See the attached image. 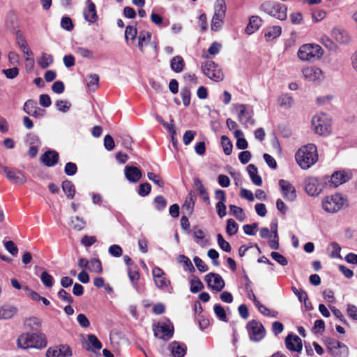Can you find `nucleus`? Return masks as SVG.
<instances>
[{"label": "nucleus", "mask_w": 357, "mask_h": 357, "mask_svg": "<svg viewBox=\"0 0 357 357\" xmlns=\"http://www.w3.org/2000/svg\"><path fill=\"white\" fill-rule=\"evenodd\" d=\"M296 160L303 169H309L318 160L317 147L313 144L301 146L296 153Z\"/></svg>", "instance_id": "nucleus-1"}, {"label": "nucleus", "mask_w": 357, "mask_h": 357, "mask_svg": "<svg viewBox=\"0 0 357 357\" xmlns=\"http://www.w3.org/2000/svg\"><path fill=\"white\" fill-rule=\"evenodd\" d=\"M46 336L43 333H23L17 340L18 347L26 349L29 348L43 349L47 346Z\"/></svg>", "instance_id": "nucleus-2"}, {"label": "nucleus", "mask_w": 357, "mask_h": 357, "mask_svg": "<svg viewBox=\"0 0 357 357\" xmlns=\"http://www.w3.org/2000/svg\"><path fill=\"white\" fill-rule=\"evenodd\" d=\"M260 10L279 20L284 21L287 18V6L275 1L268 0L259 6Z\"/></svg>", "instance_id": "nucleus-3"}, {"label": "nucleus", "mask_w": 357, "mask_h": 357, "mask_svg": "<svg viewBox=\"0 0 357 357\" xmlns=\"http://www.w3.org/2000/svg\"><path fill=\"white\" fill-rule=\"evenodd\" d=\"M324 54L322 47L317 44H304L301 45L297 52V56L303 61H314L319 59Z\"/></svg>", "instance_id": "nucleus-4"}, {"label": "nucleus", "mask_w": 357, "mask_h": 357, "mask_svg": "<svg viewBox=\"0 0 357 357\" xmlns=\"http://www.w3.org/2000/svg\"><path fill=\"white\" fill-rule=\"evenodd\" d=\"M328 176L323 177L310 176L304 181V189L305 192L311 197H317L328 184Z\"/></svg>", "instance_id": "nucleus-5"}, {"label": "nucleus", "mask_w": 357, "mask_h": 357, "mask_svg": "<svg viewBox=\"0 0 357 357\" xmlns=\"http://www.w3.org/2000/svg\"><path fill=\"white\" fill-rule=\"evenodd\" d=\"M322 208L327 213H335L347 206V199L340 193L325 197L322 199Z\"/></svg>", "instance_id": "nucleus-6"}, {"label": "nucleus", "mask_w": 357, "mask_h": 357, "mask_svg": "<svg viewBox=\"0 0 357 357\" xmlns=\"http://www.w3.org/2000/svg\"><path fill=\"white\" fill-rule=\"evenodd\" d=\"M238 113V121L245 127L252 126L255 124L253 118L254 112L252 107L245 104H236L234 105Z\"/></svg>", "instance_id": "nucleus-7"}, {"label": "nucleus", "mask_w": 357, "mask_h": 357, "mask_svg": "<svg viewBox=\"0 0 357 357\" xmlns=\"http://www.w3.org/2000/svg\"><path fill=\"white\" fill-rule=\"evenodd\" d=\"M312 126L319 135H328L331 132V121L326 114H318L313 116Z\"/></svg>", "instance_id": "nucleus-8"}, {"label": "nucleus", "mask_w": 357, "mask_h": 357, "mask_svg": "<svg viewBox=\"0 0 357 357\" xmlns=\"http://www.w3.org/2000/svg\"><path fill=\"white\" fill-rule=\"evenodd\" d=\"M153 331L156 337L167 340L174 335V325L169 319H165L158 324H154Z\"/></svg>", "instance_id": "nucleus-9"}, {"label": "nucleus", "mask_w": 357, "mask_h": 357, "mask_svg": "<svg viewBox=\"0 0 357 357\" xmlns=\"http://www.w3.org/2000/svg\"><path fill=\"white\" fill-rule=\"evenodd\" d=\"M202 73L210 79L220 82L224 79V73L220 67L213 61H206L202 64Z\"/></svg>", "instance_id": "nucleus-10"}, {"label": "nucleus", "mask_w": 357, "mask_h": 357, "mask_svg": "<svg viewBox=\"0 0 357 357\" xmlns=\"http://www.w3.org/2000/svg\"><path fill=\"white\" fill-rule=\"evenodd\" d=\"M246 328L250 340L252 342H259L265 336V328L263 324L259 321H250L246 325Z\"/></svg>", "instance_id": "nucleus-11"}, {"label": "nucleus", "mask_w": 357, "mask_h": 357, "mask_svg": "<svg viewBox=\"0 0 357 357\" xmlns=\"http://www.w3.org/2000/svg\"><path fill=\"white\" fill-rule=\"evenodd\" d=\"M326 346L328 353L333 357H347L349 355L347 346L335 340H327Z\"/></svg>", "instance_id": "nucleus-12"}, {"label": "nucleus", "mask_w": 357, "mask_h": 357, "mask_svg": "<svg viewBox=\"0 0 357 357\" xmlns=\"http://www.w3.org/2000/svg\"><path fill=\"white\" fill-rule=\"evenodd\" d=\"M205 281L209 288L216 291H220L225 286L222 276L218 273H209L205 275Z\"/></svg>", "instance_id": "nucleus-13"}, {"label": "nucleus", "mask_w": 357, "mask_h": 357, "mask_svg": "<svg viewBox=\"0 0 357 357\" xmlns=\"http://www.w3.org/2000/svg\"><path fill=\"white\" fill-rule=\"evenodd\" d=\"M279 186L283 197L289 201L294 202L296 200L297 195L295 187L288 181L280 179L279 181Z\"/></svg>", "instance_id": "nucleus-14"}, {"label": "nucleus", "mask_w": 357, "mask_h": 357, "mask_svg": "<svg viewBox=\"0 0 357 357\" xmlns=\"http://www.w3.org/2000/svg\"><path fill=\"white\" fill-rule=\"evenodd\" d=\"M350 179L349 174L345 171H337L334 172L331 177L328 176V183L330 187L336 188Z\"/></svg>", "instance_id": "nucleus-15"}, {"label": "nucleus", "mask_w": 357, "mask_h": 357, "mask_svg": "<svg viewBox=\"0 0 357 357\" xmlns=\"http://www.w3.org/2000/svg\"><path fill=\"white\" fill-rule=\"evenodd\" d=\"M3 171L7 178L13 183L23 184L26 182L25 175L20 170H10L7 167H3Z\"/></svg>", "instance_id": "nucleus-16"}, {"label": "nucleus", "mask_w": 357, "mask_h": 357, "mask_svg": "<svg viewBox=\"0 0 357 357\" xmlns=\"http://www.w3.org/2000/svg\"><path fill=\"white\" fill-rule=\"evenodd\" d=\"M23 110L29 115L38 118L45 114V110L37 107L36 102L31 99L24 102Z\"/></svg>", "instance_id": "nucleus-17"}, {"label": "nucleus", "mask_w": 357, "mask_h": 357, "mask_svg": "<svg viewBox=\"0 0 357 357\" xmlns=\"http://www.w3.org/2000/svg\"><path fill=\"white\" fill-rule=\"evenodd\" d=\"M286 347L292 351L301 352L303 349L302 340L296 335L289 334L285 339Z\"/></svg>", "instance_id": "nucleus-18"}, {"label": "nucleus", "mask_w": 357, "mask_h": 357, "mask_svg": "<svg viewBox=\"0 0 357 357\" xmlns=\"http://www.w3.org/2000/svg\"><path fill=\"white\" fill-rule=\"evenodd\" d=\"M305 79L310 82L319 80L323 77L322 70L314 66L305 68L302 70Z\"/></svg>", "instance_id": "nucleus-19"}, {"label": "nucleus", "mask_w": 357, "mask_h": 357, "mask_svg": "<svg viewBox=\"0 0 357 357\" xmlns=\"http://www.w3.org/2000/svg\"><path fill=\"white\" fill-rule=\"evenodd\" d=\"M124 174L130 183H137L142 176V171L138 167L129 165L125 167Z\"/></svg>", "instance_id": "nucleus-20"}, {"label": "nucleus", "mask_w": 357, "mask_h": 357, "mask_svg": "<svg viewBox=\"0 0 357 357\" xmlns=\"http://www.w3.org/2000/svg\"><path fill=\"white\" fill-rule=\"evenodd\" d=\"M59 153L54 150L45 151L40 157L41 162L47 167H53L59 161Z\"/></svg>", "instance_id": "nucleus-21"}, {"label": "nucleus", "mask_w": 357, "mask_h": 357, "mask_svg": "<svg viewBox=\"0 0 357 357\" xmlns=\"http://www.w3.org/2000/svg\"><path fill=\"white\" fill-rule=\"evenodd\" d=\"M168 349L174 357H184L186 354L187 347L185 344L174 341L169 344Z\"/></svg>", "instance_id": "nucleus-22"}, {"label": "nucleus", "mask_w": 357, "mask_h": 357, "mask_svg": "<svg viewBox=\"0 0 357 357\" xmlns=\"http://www.w3.org/2000/svg\"><path fill=\"white\" fill-rule=\"evenodd\" d=\"M71 352L68 347H50L46 351L47 357H66L70 356Z\"/></svg>", "instance_id": "nucleus-23"}, {"label": "nucleus", "mask_w": 357, "mask_h": 357, "mask_svg": "<svg viewBox=\"0 0 357 357\" xmlns=\"http://www.w3.org/2000/svg\"><path fill=\"white\" fill-rule=\"evenodd\" d=\"M195 201H196L195 193L192 190H191L188 193V195L185 200V202L182 206V209H183V212L188 215H192L193 213V211H194Z\"/></svg>", "instance_id": "nucleus-24"}, {"label": "nucleus", "mask_w": 357, "mask_h": 357, "mask_svg": "<svg viewBox=\"0 0 357 357\" xmlns=\"http://www.w3.org/2000/svg\"><path fill=\"white\" fill-rule=\"evenodd\" d=\"M153 281L155 286L160 290L169 294L173 293V287L171 285V282L165 275L155 278Z\"/></svg>", "instance_id": "nucleus-25"}, {"label": "nucleus", "mask_w": 357, "mask_h": 357, "mask_svg": "<svg viewBox=\"0 0 357 357\" xmlns=\"http://www.w3.org/2000/svg\"><path fill=\"white\" fill-rule=\"evenodd\" d=\"M261 25V19L260 17L253 15L250 17L249 23L245 28L246 33L250 35L257 31Z\"/></svg>", "instance_id": "nucleus-26"}, {"label": "nucleus", "mask_w": 357, "mask_h": 357, "mask_svg": "<svg viewBox=\"0 0 357 357\" xmlns=\"http://www.w3.org/2000/svg\"><path fill=\"white\" fill-rule=\"evenodd\" d=\"M247 171L252 182L257 186H261L262 185V179L258 174V170L255 165L250 164L247 167Z\"/></svg>", "instance_id": "nucleus-27"}, {"label": "nucleus", "mask_w": 357, "mask_h": 357, "mask_svg": "<svg viewBox=\"0 0 357 357\" xmlns=\"http://www.w3.org/2000/svg\"><path fill=\"white\" fill-rule=\"evenodd\" d=\"M194 184L197 188V192L203 200L207 204H210V199L208 192L199 178H194Z\"/></svg>", "instance_id": "nucleus-28"}, {"label": "nucleus", "mask_w": 357, "mask_h": 357, "mask_svg": "<svg viewBox=\"0 0 357 357\" xmlns=\"http://www.w3.org/2000/svg\"><path fill=\"white\" fill-rule=\"evenodd\" d=\"M185 63L182 56L178 55L174 56L170 61L171 69L176 73H181L184 68Z\"/></svg>", "instance_id": "nucleus-29"}, {"label": "nucleus", "mask_w": 357, "mask_h": 357, "mask_svg": "<svg viewBox=\"0 0 357 357\" xmlns=\"http://www.w3.org/2000/svg\"><path fill=\"white\" fill-rule=\"evenodd\" d=\"M282 33V27L280 26H273L267 29L264 33L266 41H271L278 38Z\"/></svg>", "instance_id": "nucleus-30"}, {"label": "nucleus", "mask_w": 357, "mask_h": 357, "mask_svg": "<svg viewBox=\"0 0 357 357\" xmlns=\"http://www.w3.org/2000/svg\"><path fill=\"white\" fill-rule=\"evenodd\" d=\"M137 35L136 26L128 25L125 30V39L128 45L133 43Z\"/></svg>", "instance_id": "nucleus-31"}, {"label": "nucleus", "mask_w": 357, "mask_h": 357, "mask_svg": "<svg viewBox=\"0 0 357 357\" xmlns=\"http://www.w3.org/2000/svg\"><path fill=\"white\" fill-rule=\"evenodd\" d=\"M151 38V33L149 31H141L138 35V47L141 52L144 51V46L147 45Z\"/></svg>", "instance_id": "nucleus-32"}, {"label": "nucleus", "mask_w": 357, "mask_h": 357, "mask_svg": "<svg viewBox=\"0 0 357 357\" xmlns=\"http://www.w3.org/2000/svg\"><path fill=\"white\" fill-rule=\"evenodd\" d=\"M62 190L68 198L73 199L75 194V187L73 182L69 180H65L62 182Z\"/></svg>", "instance_id": "nucleus-33"}, {"label": "nucleus", "mask_w": 357, "mask_h": 357, "mask_svg": "<svg viewBox=\"0 0 357 357\" xmlns=\"http://www.w3.org/2000/svg\"><path fill=\"white\" fill-rule=\"evenodd\" d=\"M193 238L196 243L202 247H204L207 244V241L205 239L204 231L197 227H194Z\"/></svg>", "instance_id": "nucleus-34"}, {"label": "nucleus", "mask_w": 357, "mask_h": 357, "mask_svg": "<svg viewBox=\"0 0 357 357\" xmlns=\"http://www.w3.org/2000/svg\"><path fill=\"white\" fill-rule=\"evenodd\" d=\"M278 103L281 107L289 109L294 104V98L290 94L284 93L279 97Z\"/></svg>", "instance_id": "nucleus-35"}, {"label": "nucleus", "mask_w": 357, "mask_h": 357, "mask_svg": "<svg viewBox=\"0 0 357 357\" xmlns=\"http://www.w3.org/2000/svg\"><path fill=\"white\" fill-rule=\"evenodd\" d=\"M227 6L225 0H216L214 3L213 15L225 17Z\"/></svg>", "instance_id": "nucleus-36"}, {"label": "nucleus", "mask_w": 357, "mask_h": 357, "mask_svg": "<svg viewBox=\"0 0 357 357\" xmlns=\"http://www.w3.org/2000/svg\"><path fill=\"white\" fill-rule=\"evenodd\" d=\"M128 277L130 281L137 291L141 292V289L138 283V280L139 279V273L137 271H131L130 268L128 269Z\"/></svg>", "instance_id": "nucleus-37"}, {"label": "nucleus", "mask_w": 357, "mask_h": 357, "mask_svg": "<svg viewBox=\"0 0 357 357\" xmlns=\"http://www.w3.org/2000/svg\"><path fill=\"white\" fill-rule=\"evenodd\" d=\"M333 37L340 43L347 44L350 41V36L344 31L335 30L333 31Z\"/></svg>", "instance_id": "nucleus-38"}, {"label": "nucleus", "mask_w": 357, "mask_h": 357, "mask_svg": "<svg viewBox=\"0 0 357 357\" xmlns=\"http://www.w3.org/2000/svg\"><path fill=\"white\" fill-rule=\"evenodd\" d=\"M102 344L98 337L91 334V351L96 354L97 356H100V350L102 349Z\"/></svg>", "instance_id": "nucleus-39"}, {"label": "nucleus", "mask_w": 357, "mask_h": 357, "mask_svg": "<svg viewBox=\"0 0 357 357\" xmlns=\"http://www.w3.org/2000/svg\"><path fill=\"white\" fill-rule=\"evenodd\" d=\"M225 17H222V16L220 17V16L213 15L212 17V19H211V29L213 31H219L221 29V27L224 23Z\"/></svg>", "instance_id": "nucleus-40"}, {"label": "nucleus", "mask_w": 357, "mask_h": 357, "mask_svg": "<svg viewBox=\"0 0 357 357\" xmlns=\"http://www.w3.org/2000/svg\"><path fill=\"white\" fill-rule=\"evenodd\" d=\"M178 259L179 262L183 264L185 271L190 273H194L195 271V268L192 261L188 257L181 255H179Z\"/></svg>", "instance_id": "nucleus-41"}, {"label": "nucleus", "mask_w": 357, "mask_h": 357, "mask_svg": "<svg viewBox=\"0 0 357 357\" xmlns=\"http://www.w3.org/2000/svg\"><path fill=\"white\" fill-rule=\"evenodd\" d=\"M204 288L202 281L196 276H193L190 280V291L192 294L197 293Z\"/></svg>", "instance_id": "nucleus-42"}, {"label": "nucleus", "mask_w": 357, "mask_h": 357, "mask_svg": "<svg viewBox=\"0 0 357 357\" xmlns=\"http://www.w3.org/2000/svg\"><path fill=\"white\" fill-rule=\"evenodd\" d=\"M221 144L225 155H229L231 153L233 145L230 139L225 135L221 137Z\"/></svg>", "instance_id": "nucleus-43"}, {"label": "nucleus", "mask_w": 357, "mask_h": 357, "mask_svg": "<svg viewBox=\"0 0 357 357\" xmlns=\"http://www.w3.org/2000/svg\"><path fill=\"white\" fill-rule=\"evenodd\" d=\"M238 224L233 219H229L227 222L226 232L229 236H234L238 232Z\"/></svg>", "instance_id": "nucleus-44"}, {"label": "nucleus", "mask_w": 357, "mask_h": 357, "mask_svg": "<svg viewBox=\"0 0 357 357\" xmlns=\"http://www.w3.org/2000/svg\"><path fill=\"white\" fill-rule=\"evenodd\" d=\"M40 280L43 284L47 288H51L54 284V278L53 277L48 273L46 271L42 272L40 275Z\"/></svg>", "instance_id": "nucleus-45"}, {"label": "nucleus", "mask_w": 357, "mask_h": 357, "mask_svg": "<svg viewBox=\"0 0 357 357\" xmlns=\"http://www.w3.org/2000/svg\"><path fill=\"white\" fill-rule=\"evenodd\" d=\"M214 312L216 317L222 321L227 322L228 321L225 310L220 304H215L214 305Z\"/></svg>", "instance_id": "nucleus-46"}, {"label": "nucleus", "mask_w": 357, "mask_h": 357, "mask_svg": "<svg viewBox=\"0 0 357 357\" xmlns=\"http://www.w3.org/2000/svg\"><path fill=\"white\" fill-rule=\"evenodd\" d=\"M230 214L234 215L238 220H243L244 219V213L243 209L237 206L229 205Z\"/></svg>", "instance_id": "nucleus-47"}, {"label": "nucleus", "mask_w": 357, "mask_h": 357, "mask_svg": "<svg viewBox=\"0 0 357 357\" xmlns=\"http://www.w3.org/2000/svg\"><path fill=\"white\" fill-rule=\"evenodd\" d=\"M52 62V56L50 54L43 53L38 61V64L42 68L45 69L48 68Z\"/></svg>", "instance_id": "nucleus-48"}, {"label": "nucleus", "mask_w": 357, "mask_h": 357, "mask_svg": "<svg viewBox=\"0 0 357 357\" xmlns=\"http://www.w3.org/2000/svg\"><path fill=\"white\" fill-rule=\"evenodd\" d=\"M328 250L331 251L330 256L332 258H341L340 246L335 242H332L328 247Z\"/></svg>", "instance_id": "nucleus-49"}, {"label": "nucleus", "mask_w": 357, "mask_h": 357, "mask_svg": "<svg viewBox=\"0 0 357 357\" xmlns=\"http://www.w3.org/2000/svg\"><path fill=\"white\" fill-rule=\"evenodd\" d=\"M153 203L155 208L160 211L164 210L167 205V200L161 195L155 197L153 200Z\"/></svg>", "instance_id": "nucleus-50"}, {"label": "nucleus", "mask_w": 357, "mask_h": 357, "mask_svg": "<svg viewBox=\"0 0 357 357\" xmlns=\"http://www.w3.org/2000/svg\"><path fill=\"white\" fill-rule=\"evenodd\" d=\"M217 241L220 248L226 252H230L231 247L227 241H226L220 234L217 235Z\"/></svg>", "instance_id": "nucleus-51"}, {"label": "nucleus", "mask_w": 357, "mask_h": 357, "mask_svg": "<svg viewBox=\"0 0 357 357\" xmlns=\"http://www.w3.org/2000/svg\"><path fill=\"white\" fill-rule=\"evenodd\" d=\"M77 340L82 349L89 351V334H79Z\"/></svg>", "instance_id": "nucleus-52"}, {"label": "nucleus", "mask_w": 357, "mask_h": 357, "mask_svg": "<svg viewBox=\"0 0 357 357\" xmlns=\"http://www.w3.org/2000/svg\"><path fill=\"white\" fill-rule=\"evenodd\" d=\"M181 96L183 103L185 106H188L190 103L191 92L188 87H183L181 90Z\"/></svg>", "instance_id": "nucleus-53"}, {"label": "nucleus", "mask_w": 357, "mask_h": 357, "mask_svg": "<svg viewBox=\"0 0 357 357\" xmlns=\"http://www.w3.org/2000/svg\"><path fill=\"white\" fill-rule=\"evenodd\" d=\"M151 190V186L149 183H141L139 185L137 193L141 197H146L149 195Z\"/></svg>", "instance_id": "nucleus-54"}, {"label": "nucleus", "mask_w": 357, "mask_h": 357, "mask_svg": "<svg viewBox=\"0 0 357 357\" xmlns=\"http://www.w3.org/2000/svg\"><path fill=\"white\" fill-rule=\"evenodd\" d=\"M55 105L59 112L65 113L70 108L71 103L67 100H58Z\"/></svg>", "instance_id": "nucleus-55"}, {"label": "nucleus", "mask_w": 357, "mask_h": 357, "mask_svg": "<svg viewBox=\"0 0 357 357\" xmlns=\"http://www.w3.org/2000/svg\"><path fill=\"white\" fill-rule=\"evenodd\" d=\"M321 43L323 45L329 50H335L337 48L336 44L328 36H324L321 37Z\"/></svg>", "instance_id": "nucleus-56"}, {"label": "nucleus", "mask_w": 357, "mask_h": 357, "mask_svg": "<svg viewBox=\"0 0 357 357\" xmlns=\"http://www.w3.org/2000/svg\"><path fill=\"white\" fill-rule=\"evenodd\" d=\"M271 257L276 261L279 264L284 266L288 264V261L284 256L280 254L279 252H272Z\"/></svg>", "instance_id": "nucleus-57"}, {"label": "nucleus", "mask_w": 357, "mask_h": 357, "mask_svg": "<svg viewBox=\"0 0 357 357\" xmlns=\"http://www.w3.org/2000/svg\"><path fill=\"white\" fill-rule=\"evenodd\" d=\"M147 177L151 181L157 185L158 187H163L164 181L162 180L159 175L153 172H148Z\"/></svg>", "instance_id": "nucleus-58"}, {"label": "nucleus", "mask_w": 357, "mask_h": 357, "mask_svg": "<svg viewBox=\"0 0 357 357\" xmlns=\"http://www.w3.org/2000/svg\"><path fill=\"white\" fill-rule=\"evenodd\" d=\"M18 45L22 49L23 53L28 56L33 55L32 52L30 50L26 40L23 37H20L17 40Z\"/></svg>", "instance_id": "nucleus-59"}, {"label": "nucleus", "mask_w": 357, "mask_h": 357, "mask_svg": "<svg viewBox=\"0 0 357 357\" xmlns=\"http://www.w3.org/2000/svg\"><path fill=\"white\" fill-rule=\"evenodd\" d=\"M109 254L114 257H119L123 254L122 248L119 245H112L108 249Z\"/></svg>", "instance_id": "nucleus-60"}, {"label": "nucleus", "mask_w": 357, "mask_h": 357, "mask_svg": "<svg viewBox=\"0 0 357 357\" xmlns=\"http://www.w3.org/2000/svg\"><path fill=\"white\" fill-rule=\"evenodd\" d=\"M77 167L75 163L68 162L64 167V172L68 176H73L77 173Z\"/></svg>", "instance_id": "nucleus-61"}, {"label": "nucleus", "mask_w": 357, "mask_h": 357, "mask_svg": "<svg viewBox=\"0 0 357 357\" xmlns=\"http://www.w3.org/2000/svg\"><path fill=\"white\" fill-rule=\"evenodd\" d=\"M196 135L197 133L194 130H186L183 137V144L185 146L189 145L192 142Z\"/></svg>", "instance_id": "nucleus-62"}, {"label": "nucleus", "mask_w": 357, "mask_h": 357, "mask_svg": "<svg viewBox=\"0 0 357 357\" xmlns=\"http://www.w3.org/2000/svg\"><path fill=\"white\" fill-rule=\"evenodd\" d=\"M193 261L200 272H206L208 270V266L199 257H194Z\"/></svg>", "instance_id": "nucleus-63"}, {"label": "nucleus", "mask_w": 357, "mask_h": 357, "mask_svg": "<svg viewBox=\"0 0 357 357\" xmlns=\"http://www.w3.org/2000/svg\"><path fill=\"white\" fill-rule=\"evenodd\" d=\"M61 26L67 31H71L74 27L72 20L67 16H64L61 18Z\"/></svg>", "instance_id": "nucleus-64"}]
</instances>
